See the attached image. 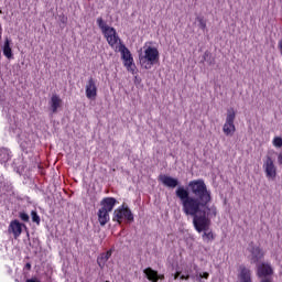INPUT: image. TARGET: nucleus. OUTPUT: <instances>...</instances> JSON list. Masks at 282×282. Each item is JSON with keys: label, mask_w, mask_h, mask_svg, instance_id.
<instances>
[{"label": "nucleus", "mask_w": 282, "mask_h": 282, "mask_svg": "<svg viewBox=\"0 0 282 282\" xmlns=\"http://www.w3.org/2000/svg\"><path fill=\"white\" fill-rule=\"evenodd\" d=\"M116 204H118V200L113 197H106L100 202V207L97 212L100 226H107V224H109V214L113 210Z\"/></svg>", "instance_id": "obj_2"}, {"label": "nucleus", "mask_w": 282, "mask_h": 282, "mask_svg": "<svg viewBox=\"0 0 282 282\" xmlns=\"http://www.w3.org/2000/svg\"><path fill=\"white\" fill-rule=\"evenodd\" d=\"M122 219L133 221V214L131 213V209L124 207V205H122L121 207L117 208L113 212L112 221H118V224H122Z\"/></svg>", "instance_id": "obj_5"}, {"label": "nucleus", "mask_w": 282, "mask_h": 282, "mask_svg": "<svg viewBox=\"0 0 282 282\" xmlns=\"http://www.w3.org/2000/svg\"><path fill=\"white\" fill-rule=\"evenodd\" d=\"M198 21V25L200 28V30H205L206 29V20H204V18H197Z\"/></svg>", "instance_id": "obj_23"}, {"label": "nucleus", "mask_w": 282, "mask_h": 282, "mask_svg": "<svg viewBox=\"0 0 282 282\" xmlns=\"http://www.w3.org/2000/svg\"><path fill=\"white\" fill-rule=\"evenodd\" d=\"M139 61L141 67L151 69L160 61V51L152 46L144 47L143 53L139 55Z\"/></svg>", "instance_id": "obj_3"}, {"label": "nucleus", "mask_w": 282, "mask_h": 282, "mask_svg": "<svg viewBox=\"0 0 282 282\" xmlns=\"http://www.w3.org/2000/svg\"><path fill=\"white\" fill-rule=\"evenodd\" d=\"M96 96H98V87L96 86V80L90 77L86 84V98L96 100Z\"/></svg>", "instance_id": "obj_9"}, {"label": "nucleus", "mask_w": 282, "mask_h": 282, "mask_svg": "<svg viewBox=\"0 0 282 282\" xmlns=\"http://www.w3.org/2000/svg\"><path fill=\"white\" fill-rule=\"evenodd\" d=\"M20 218L22 219V221H30V216L25 213H21Z\"/></svg>", "instance_id": "obj_24"}, {"label": "nucleus", "mask_w": 282, "mask_h": 282, "mask_svg": "<svg viewBox=\"0 0 282 282\" xmlns=\"http://www.w3.org/2000/svg\"><path fill=\"white\" fill-rule=\"evenodd\" d=\"M209 228H210V226L206 230L198 231V232H204L203 239H205L206 241H213V239H215L213 231H208Z\"/></svg>", "instance_id": "obj_19"}, {"label": "nucleus", "mask_w": 282, "mask_h": 282, "mask_svg": "<svg viewBox=\"0 0 282 282\" xmlns=\"http://www.w3.org/2000/svg\"><path fill=\"white\" fill-rule=\"evenodd\" d=\"M250 252V261L251 263H259L263 257H265V253L261 250L260 247L250 245L249 247Z\"/></svg>", "instance_id": "obj_11"}, {"label": "nucleus", "mask_w": 282, "mask_h": 282, "mask_svg": "<svg viewBox=\"0 0 282 282\" xmlns=\"http://www.w3.org/2000/svg\"><path fill=\"white\" fill-rule=\"evenodd\" d=\"M273 147H275L276 149H281V147H282V138L281 137H275L273 139Z\"/></svg>", "instance_id": "obj_21"}, {"label": "nucleus", "mask_w": 282, "mask_h": 282, "mask_svg": "<svg viewBox=\"0 0 282 282\" xmlns=\"http://www.w3.org/2000/svg\"><path fill=\"white\" fill-rule=\"evenodd\" d=\"M260 282H272V279H270V278H262Z\"/></svg>", "instance_id": "obj_27"}, {"label": "nucleus", "mask_w": 282, "mask_h": 282, "mask_svg": "<svg viewBox=\"0 0 282 282\" xmlns=\"http://www.w3.org/2000/svg\"><path fill=\"white\" fill-rule=\"evenodd\" d=\"M50 106L53 113H57L58 109L63 107V99L58 95H53L50 100Z\"/></svg>", "instance_id": "obj_14"}, {"label": "nucleus", "mask_w": 282, "mask_h": 282, "mask_svg": "<svg viewBox=\"0 0 282 282\" xmlns=\"http://www.w3.org/2000/svg\"><path fill=\"white\" fill-rule=\"evenodd\" d=\"M111 259V250L107 251L106 253H102L98 259L97 263L99 268H105V263Z\"/></svg>", "instance_id": "obj_17"}, {"label": "nucleus", "mask_w": 282, "mask_h": 282, "mask_svg": "<svg viewBox=\"0 0 282 282\" xmlns=\"http://www.w3.org/2000/svg\"><path fill=\"white\" fill-rule=\"evenodd\" d=\"M9 232H12L17 239V237H20L21 232H23V224L19 223V220L11 221Z\"/></svg>", "instance_id": "obj_15"}, {"label": "nucleus", "mask_w": 282, "mask_h": 282, "mask_svg": "<svg viewBox=\"0 0 282 282\" xmlns=\"http://www.w3.org/2000/svg\"><path fill=\"white\" fill-rule=\"evenodd\" d=\"M110 46H112L113 50H118L120 45H122V42H120V37L118 36V33L116 32V29L109 28L107 31L102 33Z\"/></svg>", "instance_id": "obj_7"}, {"label": "nucleus", "mask_w": 282, "mask_h": 282, "mask_svg": "<svg viewBox=\"0 0 282 282\" xmlns=\"http://www.w3.org/2000/svg\"><path fill=\"white\" fill-rule=\"evenodd\" d=\"M210 274L208 272L199 273V279H208Z\"/></svg>", "instance_id": "obj_25"}, {"label": "nucleus", "mask_w": 282, "mask_h": 282, "mask_svg": "<svg viewBox=\"0 0 282 282\" xmlns=\"http://www.w3.org/2000/svg\"><path fill=\"white\" fill-rule=\"evenodd\" d=\"M264 173L269 180H274L276 177V165H274V161L271 156H267L263 164Z\"/></svg>", "instance_id": "obj_8"}, {"label": "nucleus", "mask_w": 282, "mask_h": 282, "mask_svg": "<svg viewBox=\"0 0 282 282\" xmlns=\"http://www.w3.org/2000/svg\"><path fill=\"white\" fill-rule=\"evenodd\" d=\"M189 191L184 187H177L176 197L182 202L183 213L187 217H193V225L197 232L208 230L210 217H217V207L208 206L213 202L210 191L204 180H195L188 183Z\"/></svg>", "instance_id": "obj_1"}, {"label": "nucleus", "mask_w": 282, "mask_h": 282, "mask_svg": "<svg viewBox=\"0 0 282 282\" xmlns=\"http://www.w3.org/2000/svg\"><path fill=\"white\" fill-rule=\"evenodd\" d=\"M257 268H258L257 274L259 279H265L274 274V270L272 269V265H270V263L263 262L258 264Z\"/></svg>", "instance_id": "obj_10"}, {"label": "nucleus", "mask_w": 282, "mask_h": 282, "mask_svg": "<svg viewBox=\"0 0 282 282\" xmlns=\"http://www.w3.org/2000/svg\"><path fill=\"white\" fill-rule=\"evenodd\" d=\"M26 268H28V270H30L32 268V264L26 263Z\"/></svg>", "instance_id": "obj_32"}, {"label": "nucleus", "mask_w": 282, "mask_h": 282, "mask_svg": "<svg viewBox=\"0 0 282 282\" xmlns=\"http://www.w3.org/2000/svg\"><path fill=\"white\" fill-rule=\"evenodd\" d=\"M238 281L239 282H252V271L246 265H240L238 269Z\"/></svg>", "instance_id": "obj_12"}, {"label": "nucleus", "mask_w": 282, "mask_h": 282, "mask_svg": "<svg viewBox=\"0 0 282 282\" xmlns=\"http://www.w3.org/2000/svg\"><path fill=\"white\" fill-rule=\"evenodd\" d=\"M278 164L282 166V152L278 154Z\"/></svg>", "instance_id": "obj_26"}, {"label": "nucleus", "mask_w": 282, "mask_h": 282, "mask_svg": "<svg viewBox=\"0 0 282 282\" xmlns=\"http://www.w3.org/2000/svg\"><path fill=\"white\" fill-rule=\"evenodd\" d=\"M143 272L149 281L158 282V271L153 270L152 268H147Z\"/></svg>", "instance_id": "obj_16"}, {"label": "nucleus", "mask_w": 282, "mask_h": 282, "mask_svg": "<svg viewBox=\"0 0 282 282\" xmlns=\"http://www.w3.org/2000/svg\"><path fill=\"white\" fill-rule=\"evenodd\" d=\"M160 279L163 280L164 275H158V281H160Z\"/></svg>", "instance_id": "obj_31"}, {"label": "nucleus", "mask_w": 282, "mask_h": 282, "mask_svg": "<svg viewBox=\"0 0 282 282\" xmlns=\"http://www.w3.org/2000/svg\"><path fill=\"white\" fill-rule=\"evenodd\" d=\"M181 272H176L174 275V279H177L180 276Z\"/></svg>", "instance_id": "obj_30"}, {"label": "nucleus", "mask_w": 282, "mask_h": 282, "mask_svg": "<svg viewBox=\"0 0 282 282\" xmlns=\"http://www.w3.org/2000/svg\"><path fill=\"white\" fill-rule=\"evenodd\" d=\"M237 118V112L235 108H229L227 110L226 121L223 126V132L225 135H235L237 128L235 127V119Z\"/></svg>", "instance_id": "obj_4"}, {"label": "nucleus", "mask_w": 282, "mask_h": 282, "mask_svg": "<svg viewBox=\"0 0 282 282\" xmlns=\"http://www.w3.org/2000/svg\"><path fill=\"white\" fill-rule=\"evenodd\" d=\"M159 180L162 182V184H164V186H167V188H175L180 184L177 178L171 177L169 175H160Z\"/></svg>", "instance_id": "obj_13"}, {"label": "nucleus", "mask_w": 282, "mask_h": 282, "mask_svg": "<svg viewBox=\"0 0 282 282\" xmlns=\"http://www.w3.org/2000/svg\"><path fill=\"white\" fill-rule=\"evenodd\" d=\"M97 25L100 28L102 33L107 32L111 28L107 25V23H105V20H102V18L97 19Z\"/></svg>", "instance_id": "obj_20"}, {"label": "nucleus", "mask_w": 282, "mask_h": 282, "mask_svg": "<svg viewBox=\"0 0 282 282\" xmlns=\"http://www.w3.org/2000/svg\"><path fill=\"white\" fill-rule=\"evenodd\" d=\"M3 54L7 58H12V48L10 47V40L8 39L4 42Z\"/></svg>", "instance_id": "obj_18"}, {"label": "nucleus", "mask_w": 282, "mask_h": 282, "mask_svg": "<svg viewBox=\"0 0 282 282\" xmlns=\"http://www.w3.org/2000/svg\"><path fill=\"white\" fill-rule=\"evenodd\" d=\"M26 282H40V281L36 279H30V280H26Z\"/></svg>", "instance_id": "obj_29"}, {"label": "nucleus", "mask_w": 282, "mask_h": 282, "mask_svg": "<svg viewBox=\"0 0 282 282\" xmlns=\"http://www.w3.org/2000/svg\"><path fill=\"white\" fill-rule=\"evenodd\" d=\"M116 52L121 53V58L123 59L124 66L127 67L128 72H133V57L131 56V52L127 46L123 44H119L117 46Z\"/></svg>", "instance_id": "obj_6"}, {"label": "nucleus", "mask_w": 282, "mask_h": 282, "mask_svg": "<svg viewBox=\"0 0 282 282\" xmlns=\"http://www.w3.org/2000/svg\"><path fill=\"white\" fill-rule=\"evenodd\" d=\"M32 216V221H34L35 224H41V218L39 217V214H36V212L31 213Z\"/></svg>", "instance_id": "obj_22"}, {"label": "nucleus", "mask_w": 282, "mask_h": 282, "mask_svg": "<svg viewBox=\"0 0 282 282\" xmlns=\"http://www.w3.org/2000/svg\"><path fill=\"white\" fill-rule=\"evenodd\" d=\"M181 279H182V280L185 279V281H188V279H191V275H186V276H185V275H182Z\"/></svg>", "instance_id": "obj_28"}]
</instances>
